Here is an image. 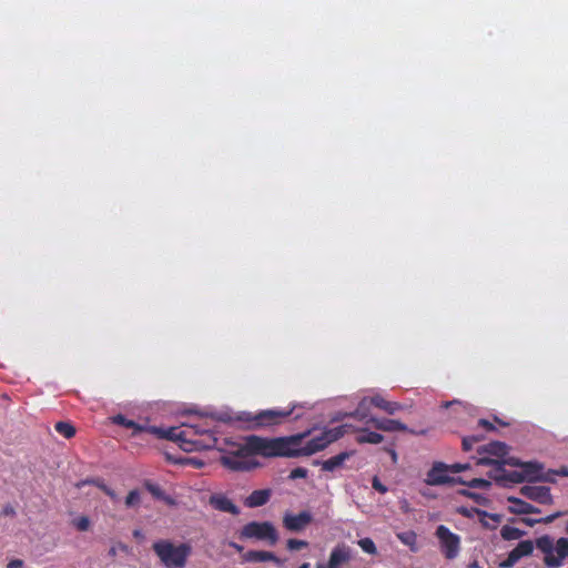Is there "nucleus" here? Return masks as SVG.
Listing matches in <instances>:
<instances>
[{
  "instance_id": "nucleus-56",
  "label": "nucleus",
  "mask_w": 568,
  "mask_h": 568,
  "mask_svg": "<svg viewBox=\"0 0 568 568\" xmlns=\"http://www.w3.org/2000/svg\"><path fill=\"white\" fill-rule=\"evenodd\" d=\"M476 511H477V514H479V515H485V516H487V513H486V511H480V510H476Z\"/></svg>"
},
{
  "instance_id": "nucleus-58",
  "label": "nucleus",
  "mask_w": 568,
  "mask_h": 568,
  "mask_svg": "<svg viewBox=\"0 0 568 568\" xmlns=\"http://www.w3.org/2000/svg\"><path fill=\"white\" fill-rule=\"evenodd\" d=\"M139 535H140L139 530H135L134 536H139Z\"/></svg>"
},
{
  "instance_id": "nucleus-8",
  "label": "nucleus",
  "mask_w": 568,
  "mask_h": 568,
  "mask_svg": "<svg viewBox=\"0 0 568 568\" xmlns=\"http://www.w3.org/2000/svg\"><path fill=\"white\" fill-rule=\"evenodd\" d=\"M435 536L437 537L440 550L446 559H455L460 551V537L450 531L445 525H439L436 528Z\"/></svg>"
},
{
  "instance_id": "nucleus-6",
  "label": "nucleus",
  "mask_w": 568,
  "mask_h": 568,
  "mask_svg": "<svg viewBox=\"0 0 568 568\" xmlns=\"http://www.w3.org/2000/svg\"><path fill=\"white\" fill-rule=\"evenodd\" d=\"M535 545L545 555L544 564L548 568H559L568 558V538L566 537H560L554 545V539L549 535H544L536 539Z\"/></svg>"
},
{
  "instance_id": "nucleus-30",
  "label": "nucleus",
  "mask_w": 568,
  "mask_h": 568,
  "mask_svg": "<svg viewBox=\"0 0 568 568\" xmlns=\"http://www.w3.org/2000/svg\"><path fill=\"white\" fill-rule=\"evenodd\" d=\"M460 494L463 496H466L470 499H473L475 503L479 504V505H487L488 504V498L480 495V494H477V493H474V491H470V490H467V489H464V490H460Z\"/></svg>"
},
{
  "instance_id": "nucleus-18",
  "label": "nucleus",
  "mask_w": 568,
  "mask_h": 568,
  "mask_svg": "<svg viewBox=\"0 0 568 568\" xmlns=\"http://www.w3.org/2000/svg\"><path fill=\"white\" fill-rule=\"evenodd\" d=\"M353 455V452H342L336 456H333L326 460H314V465H321L322 470L324 471H334L337 468H341L344 463Z\"/></svg>"
},
{
  "instance_id": "nucleus-55",
  "label": "nucleus",
  "mask_w": 568,
  "mask_h": 568,
  "mask_svg": "<svg viewBox=\"0 0 568 568\" xmlns=\"http://www.w3.org/2000/svg\"><path fill=\"white\" fill-rule=\"evenodd\" d=\"M297 568H311V565L308 562H304Z\"/></svg>"
},
{
  "instance_id": "nucleus-25",
  "label": "nucleus",
  "mask_w": 568,
  "mask_h": 568,
  "mask_svg": "<svg viewBox=\"0 0 568 568\" xmlns=\"http://www.w3.org/2000/svg\"><path fill=\"white\" fill-rule=\"evenodd\" d=\"M54 429L57 433L68 439L74 437L77 433L75 427L71 423L63 420L55 423Z\"/></svg>"
},
{
  "instance_id": "nucleus-15",
  "label": "nucleus",
  "mask_w": 568,
  "mask_h": 568,
  "mask_svg": "<svg viewBox=\"0 0 568 568\" xmlns=\"http://www.w3.org/2000/svg\"><path fill=\"white\" fill-rule=\"evenodd\" d=\"M368 422H372V425L378 429V430H383V432H410V433H414L413 430H408V427L397 420V419H390V418H369Z\"/></svg>"
},
{
  "instance_id": "nucleus-22",
  "label": "nucleus",
  "mask_w": 568,
  "mask_h": 568,
  "mask_svg": "<svg viewBox=\"0 0 568 568\" xmlns=\"http://www.w3.org/2000/svg\"><path fill=\"white\" fill-rule=\"evenodd\" d=\"M361 435L356 437L358 444H379L383 442L384 436L376 432H369L366 428L357 429Z\"/></svg>"
},
{
  "instance_id": "nucleus-9",
  "label": "nucleus",
  "mask_w": 568,
  "mask_h": 568,
  "mask_svg": "<svg viewBox=\"0 0 568 568\" xmlns=\"http://www.w3.org/2000/svg\"><path fill=\"white\" fill-rule=\"evenodd\" d=\"M520 468H523L526 480L530 481V483H535V481L554 483L555 475H558V474L568 475V473L566 470H561V471L549 470V471L545 473L542 464H540L538 462L523 463L520 465Z\"/></svg>"
},
{
  "instance_id": "nucleus-13",
  "label": "nucleus",
  "mask_w": 568,
  "mask_h": 568,
  "mask_svg": "<svg viewBox=\"0 0 568 568\" xmlns=\"http://www.w3.org/2000/svg\"><path fill=\"white\" fill-rule=\"evenodd\" d=\"M312 521V515L308 511H301L297 515L286 514L283 517V525L290 531H301Z\"/></svg>"
},
{
  "instance_id": "nucleus-10",
  "label": "nucleus",
  "mask_w": 568,
  "mask_h": 568,
  "mask_svg": "<svg viewBox=\"0 0 568 568\" xmlns=\"http://www.w3.org/2000/svg\"><path fill=\"white\" fill-rule=\"evenodd\" d=\"M352 558L349 547L345 545H337L329 554L328 561L326 564L317 562L315 568H342L348 564Z\"/></svg>"
},
{
  "instance_id": "nucleus-43",
  "label": "nucleus",
  "mask_w": 568,
  "mask_h": 568,
  "mask_svg": "<svg viewBox=\"0 0 568 568\" xmlns=\"http://www.w3.org/2000/svg\"><path fill=\"white\" fill-rule=\"evenodd\" d=\"M478 424H479L481 427H484L486 430H489V432H490V430H495V429H496V428H495V426H494L489 420L484 419V418L479 419V420H478Z\"/></svg>"
},
{
  "instance_id": "nucleus-54",
  "label": "nucleus",
  "mask_w": 568,
  "mask_h": 568,
  "mask_svg": "<svg viewBox=\"0 0 568 568\" xmlns=\"http://www.w3.org/2000/svg\"><path fill=\"white\" fill-rule=\"evenodd\" d=\"M459 514L465 515V516H468V511H467V509H466V508H460V509H459Z\"/></svg>"
},
{
  "instance_id": "nucleus-39",
  "label": "nucleus",
  "mask_w": 568,
  "mask_h": 568,
  "mask_svg": "<svg viewBox=\"0 0 568 568\" xmlns=\"http://www.w3.org/2000/svg\"><path fill=\"white\" fill-rule=\"evenodd\" d=\"M517 562H518V559L510 551L508 554V557L503 562H500V567H503V568H510V567L515 566Z\"/></svg>"
},
{
  "instance_id": "nucleus-47",
  "label": "nucleus",
  "mask_w": 568,
  "mask_h": 568,
  "mask_svg": "<svg viewBox=\"0 0 568 568\" xmlns=\"http://www.w3.org/2000/svg\"><path fill=\"white\" fill-rule=\"evenodd\" d=\"M185 463L191 464V465H193L195 467H201L203 465V462L197 460L195 458H186Z\"/></svg>"
},
{
  "instance_id": "nucleus-57",
  "label": "nucleus",
  "mask_w": 568,
  "mask_h": 568,
  "mask_svg": "<svg viewBox=\"0 0 568 568\" xmlns=\"http://www.w3.org/2000/svg\"><path fill=\"white\" fill-rule=\"evenodd\" d=\"M566 532L568 534V521L566 523V528H565Z\"/></svg>"
},
{
  "instance_id": "nucleus-40",
  "label": "nucleus",
  "mask_w": 568,
  "mask_h": 568,
  "mask_svg": "<svg viewBox=\"0 0 568 568\" xmlns=\"http://www.w3.org/2000/svg\"><path fill=\"white\" fill-rule=\"evenodd\" d=\"M372 486L375 490H377L381 494H385L387 491V487L384 484H382L378 477L376 476L372 480Z\"/></svg>"
},
{
  "instance_id": "nucleus-28",
  "label": "nucleus",
  "mask_w": 568,
  "mask_h": 568,
  "mask_svg": "<svg viewBox=\"0 0 568 568\" xmlns=\"http://www.w3.org/2000/svg\"><path fill=\"white\" fill-rule=\"evenodd\" d=\"M458 483L463 484V485H466L470 488H480V489H487L491 486V483L487 479H484V478H473L471 480L469 481H465L463 479H458L457 480Z\"/></svg>"
},
{
  "instance_id": "nucleus-24",
  "label": "nucleus",
  "mask_w": 568,
  "mask_h": 568,
  "mask_svg": "<svg viewBox=\"0 0 568 568\" xmlns=\"http://www.w3.org/2000/svg\"><path fill=\"white\" fill-rule=\"evenodd\" d=\"M496 480H508V481H511V483H524V481H527L526 478H525V474L523 471V468H520V470H514V471H509V473H506L505 470H503V474L499 475V476H495L494 477Z\"/></svg>"
},
{
  "instance_id": "nucleus-29",
  "label": "nucleus",
  "mask_w": 568,
  "mask_h": 568,
  "mask_svg": "<svg viewBox=\"0 0 568 568\" xmlns=\"http://www.w3.org/2000/svg\"><path fill=\"white\" fill-rule=\"evenodd\" d=\"M357 544L361 547V549L366 554L375 555L377 552L374 541L368 537L359 539Z\"/></svg>"
},
{
  "instance_id": "nucleus-32",
  "label": "nucleus",
  "mask_w": 568,
  "mask_h": 568,
  "mask_svg": "<svg viewBox=\"0 0 568 568\" xmlns=\"http://www.w3.org/2000/svg\"><path fill=\"white\" fill-rule=\"evenodd\" d=\"M307 546V541L294 538L288 539L286 542V547L288 550H301L303 548H306Z\"/></svg>"
},
{
  "instance_id": "nucleus-16",
  "label": "nucleus",
  "mask_w": 568,
  "mask_h": 568,
  "mask_svg": "<svg viewBox=\"0 0 568 568\" xmlns=\"http://www.w3.org/2000/svg\"><path fill=\"white\" fill-rule=\"evenodd\" d=\"M210 505L220 511L239 515V507L225 495L215 494L210 497Z\"/></svg>"
},
{
  "instance_id": "nucleus-23",
  "label": "nucleus",
  "mask_w": 568,
  "mask_h": 568,
  "mask_svg": "<svg viewBox=\"0 0 568 568\" xmlns=\"http://www.w3.org/2000/svg\"><path fill=\"white\" fill-rule=\"evenodd\" d=\"M534 551V542L531 540H523L511 550L519 560L523 557L531 555Z\"/></svg>"
},
{
  "instance_id": "nucleus-35",
  "label": "nucleus",
  "mask_w": 568,
  "mask_h": 568,
  "mask_svg": "<svg viewBox=\"0 0 568 568\" xmlns=\"http://www.w3.org/2000/svg\"><path fill=\"white\" fill-rule=\"evenodd\" d=\"M83 485H93L101 489L103 493L109 487L101 478L84 479L83 481H81V484H79V487Z\"/></svg>"
},
{
  "instance_id": "nucleus-48",
  "label": "nucleus",
  "mask_w": 568,
  "mask_h": 568,
  "mask_svg": "<svg viewBox=\"0 0 568 568\" xmlns=\"http://www.w3.org/2000/svg\"><path fill=\"white\" fill-rule=\"evenodd\" d=\"M104 494L108 495L112 500H116L118 499V495L110 487H108V489L104 490Z\"/></svg>"
},
{
  "instance_id": "nucleus-38",
  "label": "nucleus",
  "mask_w": 568,
  "mask_h": 568,
  "mask_svg": "<svg viewBox=\"0 0 568 568\" xmlns=\"http://www.w3.org/2000/svg\"><path fill=\"white\" fill-rule=\"evenodd\" d=\"M468 468H469V464L455 463V464L448 465V473L457 474V473L467 470Z\"/></svg>"
},
{
  "instance_id": "nucleus-3",
  "label": "nucleus",
  "mask_w": 568,
  "mask_h": 568,
  "mask_svg": "<svg viewBox=\"0 0 568 568\" xmlns=\"http://www.w3.org/2000/svg\"><path fill=\"white\" fill-rule=\"evenodd\" d=\"M273 438L250 435L245 437L244 444L234 445L235 449L221 456V464L234 471H244L254 468L257 463L250 459L251 456H262L265 458L280 457L270 452L272 449L264 448Z\"/></svg>"
},
{
  "instance_id": "nucleus-52",
  "label": "nucleus",
  "mask_w": 568,
  "mask_h": 568,
  "mask_svg": "<svg viewBox=\"0 0 568 568\" xmlns=\"http://www.w3.org/2000/svg\"><path fill=\"white\" fill-rule=\"evenodd\" d=\"M455 404L460 405V403H459L458 400H453V402L446 403V404H445V407H448V406H450V405H455Z\"/></svg>"
},
{
  "instance_id": "nucleus-36",
  "label": "nucleus",
  "mask_w": 568,
  "mask_h": 568,
  "mask_svg": "<svg viewBox=\"0 0 568 568\" xmlns=\"http://www.w3.org/2000/svg\"><path fill=\"white\" fill-rule=\"evenodd\" d=\"M307 469L303 467H296L291 470L288 478L290 479H297V478H305L307 477Z\"/></svg>"
},
{
  "instance_id": "nucleus-49",
  "label": "nucleus",
  "mask_w": 568,
  "mask_h": 568,
  "mask_svg": "<svg viewBox=\"0 0 568 568\" xmlns=\"http://www.w3.org/2000/svg\"><path fill=\"white\" fill-rule=\"evenodd\" d=\"M386 452L390 455L393 463L396 464L398 458L397 453L393 448H387Z\"/></svg>"
},
{
  "instance_id": "nucleus-19",
  "label": "nucleus",
  "mask_w": 568,
  "mask_h": 568,
  "mask_svg": "<svg viewBox=\"0 0 568 568\" xmlns=\"http://www.w3.org/2000/svg\"><path fill=\"white\" fill-rule=\"evenodd\" d=\"M369 403L389 415H394L396 412L404 409L402 404L387 400L381 395L369 397Z\"/></svg>"
},
{
  "instance_id": "nucleus-14",
  "label": "nucleus",
  "mask_w": 568,
  "mask_h": 568,
  "mask_svg": "<svg viewBox=\"0 0 568 568\" xmlns=\"http://www.w3.org/2000/svg\"><path fill=\"white\" fill-rule=\"evenodd\" d=\"M243 561L245 562H265V561H272L276 564L277 566L283 565V560L280 559L272 551L266 550H248L242 556Z\"/></svg>"
},
{
  "instance_id": "nucleus-50",
  "label": "nucleus",
  "mask_w": 568,
  "mask_h": 568,
  "mask_svg": "<svg viewBox=\"0 0 568 568\" xmlns=\"http://www.w3.org/2000/svg\"><path fill=\"white\" fill-rule=\"evenodd\" d=\"M22 560L20 559H14V560H11L9 564H8V568H14V567H21L22 566Z\"/></svg>"
},
{
  "instance_id": "nucleus-53",
  "label": "nucleus",
  "mask_w": 568,
  "mask_h": 568,
  "mask_svg": "<svg viewBox=\"0 0 568 568\" xmlns=\"http://www.w3.org/2000/svg\"><path fill=\"white\" fill-rule=\"evenodd\" d=\"M495 420L500 424L501 426H507L508 424L507 423H504L503 420H500L498 417H495Z\"/></svg>"
},
{
  "instance_id": "nucleus-4",
  "label": "nucleus",
  "mask_w": 568,
  "mask_h": 568,
  "mask_svg": "<svg viewBox=\"0 0 568 568\" xmlns=\"http://www.w3.org/2000/svg\"><path fill=\"white\" fill-rule=\"evenodd\" d=\"M295 405L290 408L263 409L256 413L240 412L235 420L246 429H260L283 424L293 413Z\"/></svg>"
},
{
  "instance_id": "nucleus-17",
  "label": "nucleus",
  "mask_w": 568,
  "mask_h": 568,
  "mask_svg": "<svg viewBox=\"0 0 568 568\" xmlns=\"http://www.w3.org/2000/svg\"><path fill=\"white\" fill-rule=\"evenodd\" d=\"M507 500H508V503L511 504V506L508 507V510L511 514L528 515V514H539L540 513L539 508L535 507L534 505H531L520 498L509 496L507 498Z\"/></svg>"
},
{
  "instance_id": "nucleus-46",
  "label": "nucleus",
  "mask_w": 568,
  "mask_h": 568,
  "mask_svg": "<svg viewBox=\"0 0 568 568\" xmlns=\"http://www.w3.org/2000/svg\"><path fill=\"white\" fill-rule=\"evenodd\" d=\"M229 546L232 547L237 552H242L244 550V547L235 541H230Z\"/></svg>"
},
{
  "instance_id": "nucleus-37",
  "label": "nucleus",
  "mask_w": 568,
  "mask_h": 568,
  "mask_svg": "<svg viewBox=\"0 0 568 568\" xmlns=\"http://www.w3.org/2000/svg\"><path fill=\"white\" fill-rule=\"evenodd\" d=\"M75 527L80 531H85L90 527V520L87 516H81L75 520Z\"/></svg>"
},
{
  "instance_id": "nucleus-7",
  "label": "nucleus",
  "mask_w": 568,
  "mask_h": 568,
  "mask_svg": "<svg viewBox=\"0 0 568 568\" xmlns=\"http://www.w3.org/2000/svg\"><path fill=\"white\" fill-rule=\"evenodd\" d=\"M239 537L266 541L271 546L278 541L277 530L270 521H250L241 528Z\"/></svg>"
},
{
  "instance_id": "nucleus-1",
  "label": "nucleus",
  "mask_w": 568,
  "mask_h": 568,
  "mask_svg": "<svg viewBox=\"0 0 568 568\" xmlns=\"http://www.w3.org/2000/svg\"><path fill=\"white\" fill-rule=\"evenodd\" d=\"M111 422L114 425L132 429L133 435L146 432L155 435L158 438L175 442L184 452L212 449L217 444V439L206 420L162 428L140 425L124 415L118 414L111 417Z\"/></svg>"
},
{
  "instance_id": "nucleus-11",
  "label": "nucleus",
  "mask_w": 568,
  "mask_h": 568,
  "mask_svg": "<svg viewBox=\"0 0 568 568\" xmlns=\"http://www.w3.org/2000/svg\"><path fill=\"white\" fill-rule=\"evenodd\" d=\"M519 491L526 498L541 505H551L554 503L550 488L547 486L525 485Z\"/></svg>"
},
{
  "instance_id": "nucleus-51",
  "label": "nucleus",
  "mask_w": 568,
  "mask_h": 568,
  "mask_svg": "<svg viewBox=\"0 0 568 568\" xmlns=\"http://www.w3.org/2000/svg\"><path fill=\"white\" fill-rule=\"evenodd\" d=\"M489 517H490L493 520L497 521V523L500 520V516H499V515H496V514H491V515H489Z\"/></svg>"
},
{
  "instance_id": "nucleus-44",
  "label": "nucleus",
  "mask_w": 568,
  "mask_h": 568,
  "mask_svg": "<svg viewBox=\"0 0 568 568\" xmlns=\"http://www.w3.org/2000/svg\"><path fill=\"white\" fill-rule=\"evenodd\" d=\"M521 521H523L524 524H526L527 526H530V527H532V526H534V525H536V524H541V520H539V518H538V519H532V518H523V519H521Z\"/></svg>"
},
{
  "instance_id": "nucleus-12",
  "label": "nucleus",
  "mask_w": 568,
  "mask_h": 568,
  "mask_svg": "<svg viewBox=\"0 0 568 568\" xmlns=\"http://www.w3.org/2000/svg\"><path fill=\"white\" fill-rule=\"evenodd\" d=\"M455 481L454 478L448 476V465L438 462L427 473L426 483L432 486H438Z\"/></svg>"
},
{
  "instance_id": "nucleus-41",
  "label": "nucleus",
  "mask_w": 568,
  "mask_h": 568,
  "mask_svg": "<svg viewBox=\"0 0 568 568\" xmlns=\"http://www.w3.org/2000/svg\"><path fill=\"white\" fill-rule=\"evenodd\" d=\"M146 489L156 498H160L162 497V490L159 486L156 485H153V484H146Z\"/></svg>"
},
{
  "instance_id": "nucleus-33",
  "label": "nucleus",
  "mask_w": 568,
  "mask_h": 568,
  "mask_svg": "<svg viewBox=\"0 0 568 568\" xmlns=\"http://www.w3.org/2000/svg\"><path fill=\"white\" fill-rule=\"evenodd\" d=\"M140 493L139 490L134 489V490H131L128 496L125 497V506L126 507H134L136 505H139L140 503Z\"/></svg>"
},
{
  "instance_id": "nucleus-31",
  "label": "nucleus",
  "mask_w": 568,
  "mask_h": 568,
  "mask_svg": "<svg viewBox=\"0 0 568 568\" xmlns=\"http://www.w3.org/2000/svg\"><path fill=\"white\" fill-rule=\"evenodd\" d=\"M486 450L490 454L503 456L504 454H506V445L500 442H494L487 446Z\"/></svg>"
},
{
  "instance_id": "nucleus-26",
  "label": "nucleus",
  "mask_w": 568,
  "mask_h": 568,
  "mask_svg": "<svg viewBox=\"0 0 568 568\" xmlns=\"http://www.w3.org/2000/svg\"><path fill=\"white\" fill-rule=\"evenodd\" d=\"M525 535V531L519 528L505 525L500 529V536L504 540H516L521 538Z\"/></svg>"
},
{
  "instance_id": "nucleus-2",
  "label": "nucleus",
  "mask_w": 568,
  "mask_h": 568,
  "mask_svg": "<svg viewBox=\"0 0 568 568\" xmlns=\"http://www.w3.org/2000/svg\"><path fill=\"white\" fill-rule=\"evenodd\" d=\"M346 427L347 425H341L326 428L307 442H304V439L308 436L310 432L284 437H274L265 448L272 449L270 453L278 455L280 457L296 458L311 456L342 438L346 433Z\"/></svg>"
},
{
  "instance_id": "nucleus-27",
  "label": "nucleus",
  "mask_w": 568,
  "mask_h": 568,
  "mask_svg": "<svg viewBox=\"0 0 568 568\" xmlns=\"http://www.w3.org/2000/svg\"><path fill=\"white\" fill-rule=\"evenodd\" d=\"M397 538L406 546L410 548L412 551H417V535L409 530L397 534Z\"/></svg>"
},
{
  "instance_id": "nucleus-34",
  "label": "nucleus",
  "mask_w": 568,
  "mask_h": 568,
  "mask_svg": "<svg viewBox=\"0 0 568 568\" xmlns=\"http://www.w3.org/2000/svg\"><path fill=\"white\" fill-rule=\"evenodd\" d=\"M481 440V437L479 436H467L463 438L462 446L463 450L470 452L473 449V446L475 443H478Z\"/></svg>"
},
{
  "instance_id": "nucleus-5",
  "label": "nucleus",
  "mask_w": 568,
  "mask_h": 568,
  "mask_svg": "<svg viewBox=\"0 0 568 568\" xmlns=\"http://www.w3.org/2000/svg\"><path fill=\"white\" fill-rule=\"evenodd\" d=\"M152 550L165 568H184L193 548L190 542L174 544L169 539H160L153 542Z\"/></svg>"
},
{
  "instance_id": "nucleus-42",
  "label": "nucleus",
  "mask_w": 568,
  "mask_h": 568,
  "mask_svg": "<svg viewBox=\"0 0 568 568\" xmlns=\"http://www.w3.org/2000/svg\"><path fill=\"white\" fill-rule=\"evenodd\" d=\"M564 515L562 511H557V513H554L549 516H546V517H542V518H539V520H541V524H550L552 523L555 519L561 517Z\"/></svg>"
},
{
  "instance_id": "nucleus-21",
  "label": "nucleus",
  "mask_w": 568,
  "mask_h": 568,
  "mask_svg": "<svg viewBox=\"0 0 568 568\" xmlns=\"http://www.w3.org/2000/svg\"><path fill=\"white\" fill-rule=\"evenodd\" d=\"M369 397H364L357 405L356 409L347 416L353 417L359 422H363L365 424H372V422H368L369 418H373L368 413L369 407Z\"/></svg>"
},
{
  "instance_id": "nucleus-45",
  "label": "nucleus",
  "mask_w": 568,
  "mask_h": 568,
  "mask_svg": "<svg viewBox=\"0 0 568 568\" xmlns=\"http://www.w3.org/2000/svg\"><path fill=\"white\" fill-rule=\"evenodd\" d=\"M4 516H13L16 514L14 508L10 505L6 506L2 510Z\"/></svg>"
},
{
  "instance_id": "nucleus-20",
  "label": "nucleus",
  "mask_w": 568,
  "mask_h": 568,
  "mask_svg": "<svg viewBox=\"0 0 568 568\" xmlns=\"http://www.w3.org/2000/svg\"><path fill=\"white\" fill-rule=\"evenodd\" d=\"M270 497H271L270 489L254 490L245 499V506H247L250 508L261 507L270 500Z\"/></svg>"
}]
</instances>
